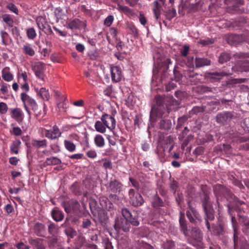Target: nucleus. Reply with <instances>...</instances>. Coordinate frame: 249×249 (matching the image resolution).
Returning a JSON list of instances; mask_svg holds the SVG:
<instances>
[{"label":"nucleus","mask_w":249,"mask_h":249,"mask_svg":"<svg viewBox=\"0 0 249 249\" xmlns=\"http://www.w3.org/2000/svg\"><path fill=\"white\" fill-rule=\"evenodd\" d=\"M177 104V101L173 97H158L156 104L152 107L150 119L156 120L157 117H162L165 110L164 105H165L168 113H169L172 109L170 106Z\"/></svg>","instance_id":"nucleus-1"},{"label":"nucleus","mask_w":249,"mask_h":249,"mask_svg":"<svg viewBox=\"0 0 249 249\" xmlns=\"http://www.w3.org/2000/svg\"><path fill=\"white\" fill-rule=\"evenodd\" d=\"M214 192L217 197V203L218 206H219V200L221 196H223L228 201H231V200L235 199L237 204H242L240 201H238L236 198H235L229 189L221 185H216L214 188Z\"/></svg>","instance_id":"nucleus-2"},{"label":"nucleus","mask_w":249,"mask_h":249,"mask_svg":"<svg viewBox=\"0 0 249 249\" xmlns=\"http://www.w3.org/2000/svg\"><path fill=\"white\" fill-rule=\"evenodd\" d=\"M209 197L205 195L202 199V205L206 216V223L207 228L208 230L210 229V225L208 222L209 220H213L214 218V211L212 207L211 203L209 201Z\"/></svg>","instance_id":"nucleus-3"},{"label":"nucleus","mask_w":249,"mask_h":249,"mask_svg":"<svg viewBox=\"0 0 249 249\" xmlns=\"http://www.w3.org/2000/svg\"><path fill=\"white\" fill-rule=\"evenodd\" d=\"M20 98L23 104L25 110L29 115L31 112L27 107L28 106H30L34 111L37 110L38 105L36 100L28 95L26 92H23L21 93Z\"/></svg>","instance_id":"nucleus-4"},{"label":"nucleus","mask_w":249,"mask_h":249,"mask_svg":"<svg viewBox=\"0 0 249 249\" xmlns=\"http://www.w3.org/2000/svg\"><path fill=\"white\" fill-rule=\"evenodd\" d=\"M129 202L135 207L141 206L144 203V200L142 196L133 189H131L128 192Z\"/></svg>","instance_id":"nucleus-5"},{"label":"nucleus","mask_w":249,"mask_h":249,"mask_svg":"<svg viewBox=\"0 0 249 249\" xmlns=\"http://www.w3.org/2000/svg\"><path fill=\"white\" fill-rule=\"evenodd\" d=\"M31 67L35 75L38 78L44 81V63L40 61L32 62H31Z\"/></svg>","instance_id":"nucleus-6"},{"label":"nucleus","mask_w":249,"mask_h":249,"mask_svg":"<svg viewBox=\"0 0 249 249\" xmlns=\"http://www.w3.org/2000/svg\"><path fill=\"white\" fill-rule=\"evenodd\" d=\"M114 228L116 231L122 230L124 232H127L130 230V225L128 220L118 217L115 220Z\"/></svg>","instance_id":"nucleus-7"},{"label":"nucleus","mask_w":249,"mask_h":249,"mask_svg":"<svg viewBox=\"0 0 249 249\" xmlns=\"http://www.w3.org/2000/svg\"><path fill=\"white\" fill-rule=\"evenodd\" d=\"M233 115L230 112H223L219 113L216 117V122L221 124H227L231 120Z\"/></svg>","instance_id":"nucleus-8"},{"label":"nucleus","mask_w":249,"mask_h":249,"mask_svg":"<svg viewBox=\"0 0 249 249\" xmlns=\"http://www.w3.org/2000/svg\"><path fill=\"white\" fill-rule=\"evenodd\" d=\"M101 121L105 124L106 127L111 131L115 129L116 126V121L113 117L105 114L101 118Z\"/></svg>","instance_id":"nucleus-9"},{"label":"nucleus","mask_w":249,"mask_h":249,"mask_svg":"<svg viewBox=\"0 0 249 249\" xmlns=\"http://www.w3.org/2000/svg\"><path fill=\"white\" fill-rule=\"evenodd\" d=\"M44 134L47 138L54 140L59 138L61 135V132L58 126L54 125L50 129H45Z\"/></svg>","instance_id":"nucleus-10"},{"label":"nucleus","mask_w":249,"mask_h":249,"mask_svg":"<svg viewBox=\"0 0 249 249\" xmlns=\"http://www.w3.org/2000/svg\"><path fill=\"white\" fill-rule=\"evenodd\" d=\"M189 208L187 211L186 215L190 221L192 223H197L200 221V217L196 210L191 207L189 204Z\"/></svg>","instance_id":"nucleus-11"},{"label":"nucleus","mask_w":249,"mask_h":249,"mask_svg":"<svg viewBox=\"0 0 249 249\" xmlns=\"http://www.w3.org/2000/svg\"><path fill=\"white\" fill-rule=\"evenodd\" d=\"M67 27L71 30L85 29L86 24L85 21H81L79 19L75 18L69 22Z\"/></svg>","instance_id":"nucleus-12"},{"label":"nucleus","mask_w":249,"mask_h":249,"mask_svg":"<svg viewBox=\"0 0 249 249\" xmlns=\"http://www.w3.org/2000/svg\"><path fill=\"white\" fill-rule=\"evenodd\" d=\"M111 79L115 82H119L122 78V74L120 68L114 66L110 68Z\"/></svg>","instance_id":"nucleus-13"},{"label":"nucleus","mask_w":249,"mask_h":249,"mask_svg":"<svg viewBox=\"0 0 249 249\" xmlns=\"http://www.w3.org/2000/svg\"><path fill=\"white\" fill-rule=\"evenodd\" d=\"M11 116L12 118L17 121L22 120L23 119L24 115L19 108H14L10 109Z\"/></svg>","instance_id":"nucleus-14"},{"label":"nucleus","mask_w":249,"mask_h":249,"mask_svg":"<svg viewBox=\"0 0 249 249\" xmlns=\"http://www.w3.org/2000/svg\"><path fill=\"white\" fill-rule=\"evenodd\" d=\"M99 202L102 208L105 210L110 211L113 208L112 203L105 196H102L100 197Z\"/></svg>","instance_id":"nucleus-15"},{"label":"nucleus","mask_w":249,"mask_h":249,"mask_svg":"<svg viewBox=\"0 0 249 249\" xmlns=\"http://www.w3.org/2000/svg\"><path fill=\"white\" fill-rule=\"evenodd\" d=\"M1 76L3 79L7 82H10L13 79V75L10 71L8 67H5L1 71Z\"/></svg>","instance_id":"nucleus-16"},{"label":"nucleus","mask_w":249,"mask_h":249,"mask_svg":"<svg viewBox=\"0 0 249 249\" xmlns=\"http://www.w3.org/2000/svg\"><path fill=\"white\" fill-rule=\"evenodd\" d=\"M22 51L24 54L30 56H33L35 54V51L33 46L29 43L24 44Z\"/></svg>","instance_id":"nucleus-17"},{"label":"nucleus","mask_w":249,"mask_h":249,"mask_svg":"<svg viewBox=\"0 0 249 249\" xmlns=\"http://www.w3.org/2000/svg\"><path fill=\"white\" fill-rule=\"evenodd\" d=\"M21 143L19 140H16L12 142L10 146V152L12 154H18Z\"/></svg>","instance_id":"nucleus-18"},{"label":"nucleus","mask_w":249,"mask_h":249,"mask_svg":"<svg viewBox=\"0 0 249 249\" xmlns=\"http://www.w3.org/2000/svg\"><path fill=\"white\" fill-rule=\"evenodd\" d=\"M38 96L45 100H48L50 98V94L48 90L44 88H41L39 90L35 89Z\"/></svg>","instance_id":"nucleus-19"},{"label":"nucleus","mask_w":249,"mask_h":249,"mask_svg":"<svg viewBox=\"0 0 249 249\" xmlns=\"http://www.w3.org/2000/svg\"><path fill=\"white\" fill-rule=\"evenodd\" d=\"M94 142L95 145L99 148L103 147L105 145V140L103 136L97 134L94 138Z\"/></svg>","instance_id":"nucleus-20"},{"label":"nucleus","mask_w":249,"mask_h":249,"mask_svg":"<svg viewBox=\"0 0 249 249\" xmlns=\"http://www.w3.org/2000/svg\"><path fill=\"white\" fill-rule=\"evenodd\" d=\"M122 186V184L116 180L111 181L109 183L110 189L114 193L119 192L121 190Z\"/></svg>","instance_id":"nucleus-21"},{"label":"nucleus","mask_w":249,"mask_h":249,"mask_svg":"<svg viewBox=\"0 0 249 249\" xmlns=\"http://www.w3.org/2000/svg\"><path fill=\"white\" fill-rule=\"evenodd\" d=\"M191 237L196 241L199 242L202 239V234L197 228H194L191 231Z\"/></svg>","instance_id":"nucleus-22"},{"label":"nucleus","mask_w":249,"mask_h":249,"mask_svg":"<svg viewBox=\"0 0 249 249\" xmlns=\"http://www.w3.org/2000/svg\"><path fill=\"white\" fill-rule=\"evenodd\" d=\"M210 60L207 58H196L195 60L196 66L197 68L210 65Z\"/></svg>","instance_id":"nucleus-23"},{"label":"nucleus","mask_w":249,"mask_h":249,"mask_svg":"<svg viewBox=\"0 0 249 249\" xmlns=\"http://www.w3.org/2000/svg\"><path fill=\"white\" fill-rule=\"evenodd\" d=\"M94 127L96 131L100 133H104L106 132L107 127L102 121H96L94 124Z\"/></svg>","instance_id":"nucleus-24"},{"label":"nucleus","mask_w":249,"mask_h":249,"mask_svg":"<svg viewBox=\"0 0 249 249\" xmlns=\"http://www.w3.org/2000/svg\"><path fill=\"white\" fill-rule=\"evenodd\" d=\"M32 145L36 148H44L47 146V141L46 140L38 141L34 140L32 142Z\"/></svg>","instance_id":"nucleus-25"},{"label":"nucleus","mask_w":249,"mask_h":249,"mask_svg":"<svg viewBox=\"0 0 249 249\" xmlns=\"http://www.w3.org/2000/svg\"><path fill=\"white\" fill-rule=\"evenodd\" d=\"M17 76L19 82L23 83L27 82L28 76L25 71L22 70H19L17 73Z\"/></svg>","instance_id":"nucleus-26"},{"label":"nucleus","mask_w":249,"mask_h":249,"mask_svg":"<svg viewBox=\"0 0 249 249\" xmlns=\"http://www.w3.org/2000/svg\"><path fill=\"white\" fill-rule=\"evenodd\" d=\"M36 24L40 30H44L45 27L47 25V23L45 19L42 17H38L36 19Z\"/></svg>","instance_id":"nucleus-27"},{"label":"nucleus","mask_w":249,"mask_h":249,"mask_svg":"<svg viewBox=\"0 0 249 249\" xmlns=\"http://www.w3.org/2000/svg\"><path fill=\"white\" fill-rule=\"evenodd\" d=\"M237 66L240 67V71H249V60H241L238 62Z\"/></svg>","instance_id":"nucleus-28"},{"label":"nucleus","mask_w":249,"mask_h":249,"mask_svg":"<svg viewBox=\"0 0 249 249\" xmlns=\"http://www.w3.org/2000/svg\"><path fill=\"white\" fill-rule=\"evenodd\" d=\"M52 215L53 219L56 221H61L64 217L62 213L57 210H53L52 211Z\"/></svg>","instance_id":"nucleus-29"},{"label":"nucleus","mask_w":249,"mask_h":249,"mask_svg":"<svg viewBox=\"0 0 249 249\" xmlns=\"http://www.w3.org/2000/svg\"><path fill=\"white\" fill-rule=\"evenodd\" d=\"M46 163L48 165H59L61 164V160L55 157H53L51 158H48L46 159Z\"/></svg>","instance_id":"nucleus-30"},{"label":"nucleus","mask_w":249,"mask_h":249,"mask_svg":"<svg viewBox=\"0 0 249 249\" xmlns=\"http://www.w3.org/2000/svg\"><path fill=\"white\" fill-rule=\"evenodd\" d=\"M64 144L66 149L71 152H74L76 149V145L71 142L65 140Z\"/></svg>","instance_id":"nucleus-31"},{"label":"nucleus","mask_w":249,"mask_h":249,"mask_svg":"<svg viewBox=\"0 0 249 249\" xmlns=\"http://www.w3.org/2000/svg\"><path fill=\"white\" fill-rule=\"evenodd\" d=\"M153 12L156 19H158L160 16V6L157 1H154L153 2Z\"/></svg>","instance_id":"nucleus-32"},{"label":"nucleus","mask_w":249,"mask_h":249,"mask_svg":"<svg viewBox=\"0 0 249 249\" xmlns=\"http://www.w3.org/2000/svg\"><path fill=\"white\" fill-rule=\"evenodd\" d=\"M235 221H236L235 218L232 217H231V222H232V227H233V231H234L233 241H234L235 245H236V243L237 241L238 238V233L236 227Z\"/></svg>","instance_id":"nucleus-33"},{"label":"nucleus","mask_w":249,"mask_h":249,"mask_svg":"<svg viewBox=\"0 0 249 249\" xmlns=\"http://www.w3.org/2000/svg\"><path fill=\"white\" fill-rule=\"evenodd\" d=\"M179 224L183 233L185 235L187 234V226L186 224L185 220L184 219V215L182 216L181 215L179 219Z\"/></svg>","instance_id":"nucleus-34"},{"label":"nucleus","mask_w":249,"mask_h":249,"mask_svg":"<svg viewBox=\"0 0 249 249\" xmlns=\"http://www.w3.org/2000/svg\"><path fill=\"white\" fill-rule=\"evenodd\" d=\"M160 126L161 128L168 130L171 127V123L168 120H162L160 122Z\"/></svg>","instance_id":"nucleus-35"},{"label":"nucleus","mask_w":249,"mask_h":249,"mask_svg":"<svg viewBox=\"0 0 249 249\" xmlns=\"http://www.w3.org/2000/svg\"><path fill=\"white\" fill-rule=\"evenodd\" d=\"M231 58L229 53H223L221 54L219 57V62L222 64L229 61Z\"/></svg>","instance_id":"nucleus-36"},{"label":"nucleus","mask_w":249,"mask_h":249,"mask_svg":"<svg viewBox=\"0 0 249 249\" xmlns=\"http://www.w3.org/2000/svg\"><path fill=\"white\" fill-rule=\"evenodd\" d=\"M0 35L1 37V43L3 45L6 46L8 44V40H9V35L8 34L4 31H1L0 32Z\"/></svg>","instance_id":"nucleus-37"},{"label":"nucleus","mask_w":249,"mask_h":249,"mask_svg":"<svg viewBox=\"0 0 249 249\" xmlns=\"http://www.w3.org/2000/svg\"><path fill=\"white\" fill-rule=\"evenodd\" d=\"M162 248L163 249H174V242L172 240H166L163 243Z\"/></svg>","instance_id":"nucleus-38"},{"label":"nucleus","mask_w":249,"mask_h":249,"mask_svg":"<svg viewBox=\"0 0 249 249\" xmlns=\"http://www.w3.org/2000/svg\"><path fill=\"white\" fill-rule=\"evenodd\" d=\"M213 232L216 235H221L223 233V229L220 225H217L213 227Z\"/></svg>","instance_id":"nucleus-39"},{"label":"nucleus","mask_w":249,"mask_h":249,"mask_svg":"<svg viewBox=\"0 0 249 249\" xmlns=\"http://www.w3.org/2000/svg\"><path fill=\"white\" fill-rule=\"evenodd\" d=\"M163 202L159 196H155L152 201V205L155 208L162 206Z\"/></svg>","instance_id":"nucleus-40"},{"label":"nucleus","mask_w":249,"mask_h":249,"mask_svg":"<svg viewBox=\"0 0 249 249\" xmlns=\"http://www.w3.org/2000/svg\"><path fill=\"white\" fill-rule=\"evenodd\" d=\"M27 35L29 39H34L36 36V34L35 29L34 28H30L28 29L27 30Z\"/></svg>","instance_id":"nucleus-41"},{"label":"nucleus","mask_w":249,"mask_h":249,"mask_svg":"<svg viewBox=\"0 0 249 249\" xmlns=\"http://www.w3.org/2000/svg\"><path fill=\"white\" fill-rule=\"evenodd\" d=\"M3 20L9 26H13V20L10 16L7 14H5L2 17Z\"/></svg>","instance_id":"nucleus-42"},{"label":"nucleus","mask_w":249,"mask_h":249,"mask_svg":"<svg viewBox=\"0 0 249 249\" xmlns=\"http://www.w3.org/2000/svg\"><path fill=\"white\" fill-rule=\"evenodd\" d=\"M71 205V206L72 211L74 213H77L79 212L80 206V204L77 201H72Z\"/></svg>","instance_id":"nucleus-43"},{"label":"nucleus","mask_w":249,"mask_h":249,"mask_svg":"<svg viewBox=\"0 0 249 249\" xmlns=\"http://www.w3.org/2000/svg\"><path fill=\"white\" fill-rule=\"evenodd\" d=\"M114 17L112 15L108 16L104 20V24L107 27H110L114 21Z\"/></svg>","instance_id":"nucleus-44"},{"label":"nucleus","mask_w":249,"mask_h":249,"mask_svg":"<svg viewBox=\"0 0 249 249\" xmlns=\"http://www.w3.org/2000/svg\"><path fill=\"white\" fill-rule=\"evenodd\" d=\"M122 214L123 218L129 220L131 218L132 214L129 210L126 208H124L122 209Z\"/></svg>","instance_id":"nucleus-45"},{"label":"nucleus","mask_w":249,"mask_h":249,"mask_svg":"<svg viewBox=\"0 0 249 249\" xmlns=\"http://www.w3.org/2000/svg\"><path fill=\"white\" fill-rule=\"evenodd\" d=\"M35 230L37 234H40L44 231V226L41 223H36L35 226Z\"/></svg>","instance_id":"nucleus-46"},{"label":"nucleus","mask_w":249,"mask_h":249,"mask_svg":"<svg viewBox=\"0 0 249 249\" xmlns=\"http://www.w3.org/2000/svg\"><path fill=\"white\" fill-rule=\"evenodd\" d=\"M8 109V107L7 105L2 102H0V114H5Z\"/></svg>","instance_id":"nucleus-47"},{"label":"nucleus","mask_w":249,"mask_h":249,"mask_svg":"<svg viewBox=\"0 0 249 249\" xmlns=\"http://www.w3.org/2000/svg\"><path fill=\"white\" fill-rule=\"evenodd\" d=\"M230 73H228L225 72H213L212 73L213 77L219 79L224 76L228 75Z\"/></svg>","instance_id":"nucleus-48"},{"label":"nucleus","mask_w":249,"mask_h":249,"mask_svg":"<svg viewBox=\"0 0 249 249\" xmlns=\"http://www.w3.org/2000/svg\"><path fill=\"white\" fill-rule=\"evenodd\" d=\"M7 8L12 12L18 14V9L17 6L13 3H10L7 5Z\"/></svg>","instance_id":"nucleus-49"},{"label":"nucleus","mask_w":249,"mask_h":249,"mask_svg":"<svg viewBox=\"0 0 249 249\" xmlns=\"http://www.w3.org/2000/svg\"><path fill=\"white\" fill-rule=\"evenodd\" d=\"M128 222H129V224H130L134 226H138L139 224V221L137 220L136 217H133L132 215L131 218H130L128 220Z\"/></svg>","instance_id":"nucleus-50"},{"label":"nucleus","mask_w":249,"mask_h":249,"mask_svg":"<svg viewBox=\"0 0 249 249\" xmlns=\"http://www.w3.org/2000/svg\"><path fill=\"white\" fill-rule=\"evenodd\" d=\"M0 90L2 94H7L8 92V85L6 83H2L1 85Z\"/></svg>","instance_id":"nucleus-51"},{"label":"nucleus","mask_w":249,"mask_h":249,"mask_svg":"<svg viewBox=\"0 0 249 249\" xmlns=\"http://www.w3.org/2000/svg\"><path fill=\"white\" fill-rule=\"evenodd\" d=\"M87 156L91 159H94L97 157V153L95 150H90L87 152Z\"/></svg>","instance_id":"nucleus-52"},{"label":"nucleus","mask_w":249,"mask_h":249,"mask_svg":"<svg viewBox=\"0 0 249 249\" xmlns=\"http://www.w3.org/2000/svg\"><path fill=\"white\" fill-rule=\"evenodd\" d=\"M91 224L90 220L89 219H84L83 221L82 227L83 228H88Z\"/></svg>","instance_id":"nucleus-53"},{"label":"nucleus","mask_w":249,"mask_h":249,"mask_svg":"<svg viewBox=\"0 0 249 249\" xmlns=\"http://www.w3.org/2000/svg\"><path fill=\"white\" fill-rule=\"evenodd\" d=\"M13 133L16 136H19L21 134L22 131L18 127H14L13 128Z\"/></svg>","instance_id":"nucleus-54"},{"label":"nucleus","mask_w":249,"mask_h":249,"mask_svg":"<svg viewBox=\"0 0 249 249\" xmlns=\"http://www.w3.org/2000/svg\"><path fill=\"white\" fill-rule=\"evenodd\" d=\"M109 33L112 36V37L114 38H116L117 34H118V31L115 28H110L109 29Z\"/></svg>","instance_id":"nucleus-55"},{"label":"nucleus","mask_w":249,"mask_h":249,"mask_svg":"<svg viewBox=\"0 0 249 249\" xmlns=\"http://www.w3.org/2000/svg\"><path fill=\"white\" fill-rule=\"evenodd\" d=\"M189 50V47L187 45L184 46L181 52V55L183 56H186Z\"/></svg>","instance_id":"nucleus-56"},{"label":"nucleus","mask_w":249,"mask_h":249,"mask_svg":"<svg viewBox=\"0 0 249 249\" xmlns=\"http://www.w3.org/2000/svg\"><path fill=\"white\" fill-rule=\"evenodd\" d=\"M19 160V159L17 157H13L9 159V161L12 165H16L17 164Z\"/></svg>","instance_id":"nucleus-57"},{"label":"nucleus","mask_w":249,"mask_h":249,"mask_svg":"<svg viewBox=\"0 0 249 249\" xmlns=\"http://www.w3.org/2000/svg\"><path fill=\"white\" fill-rule=\"evenodd\" d=\"M83 156V154L78 153V154H74L71 155V156H69V157L70 158H71V159L79 160V159H82Z\"/></svg>","instance_id":"nucleus-58"},{"label":"nucleus","mask_w":249,"mask_h":249,"mask_svg":"<svg viewBox=\"0 0 249 249\" xmlns=\"http://www.w3.org/2000/svg\"><path fill=\"white\" fill-rule=\"evenodd\" d=\"M178 187V183L176 181H173L170 184V188L173 191L174 193H175L177 191Z\"/></svg>","instance_id":"nucleus-59"},{"label":"nucleus","mask_w":249,"mask_h":249,"mask_svg":"<svg viewBox=\"0 0 249 249\" xmlns=\"http://www.w3.org/2000/svg\"><path fill=\"white\" fill-rule=\"evenodd\" d=\"M5 210L8 213H10L13 211V207L10 204H7L4 207Z\"/></svg>","instance_id":"nucleus-60"},{"label":"nucleus","mask_w":249,"mask_h":249,"mask_svg":"<svg viewBox=\"0 0 249 249\" xmlns=\"http://www.w3.org/2000/svg\"><path fill=\"white\" fill-rule=\"evenodd\" d=\"M16 247L18 249H29V247L25 245L23 242L18 243Z\"/></svg>","instance_id":"nucleus-61"},{"label":"nucleus","mask_w":249,"mask_h":249,"mask_svg":"<svg viewBox=\"0 0 249 249\" xmlns=\"http://www.w3.org/2000/svg\"><path fill=\"white\" fill-rule=\"evenodd\" d=\"M41 31H43L45 33L48 35L53 33L52 30L51 29L50 26H49L48 24H47V25L45 27L44 30H41Z\"/></svg>","instance_id":"nucleus-62"},{"label":"nucleus","mask_w":249,"mask_h":249,"mask_svg":"<svg viewBox=\"0 0 249 249\" xmlns=\"http://www.w3.org/2000/svg\"><path fill=\"white\" fill-rule=\"evenodd\" d=\"M204 108L201 107H195L192 109V111L194 113H197L198 112H202Z\"/></svg>","instance_id":"nucleus-63"},{"label":"nucleus","mask_w":249,"mask_h":249,"mask_svg":"<svg viewBox=\"0 0 249 249\" xmlns=\"http://www.w3.org/2000/svg\"><path fill=\"white\" fill-rule=\"evenodd\" d=\"M76 50L79 52H83L85 50V46L81 43H78L76 45Z\"/></svg>","instance_id":"nucleus-64"}]
</instances>
